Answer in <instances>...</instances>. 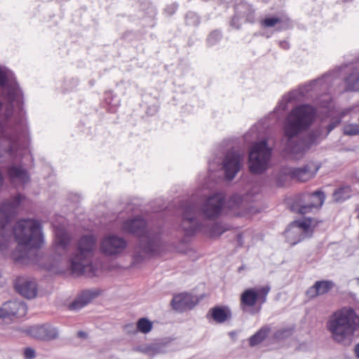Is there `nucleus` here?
<instances>
[{"instance_id": "obj_1", "label": "nucleus", "mask_w": 359, "mask_h": 359, "mask_svg": "<svg viewBox=\"0 0 359 359\" xmlns=\"http://www.w3.org/2000/svg\"><path fill=\"white\" fill-rule=\"evenodd\" d=\"M0 86L1 93L6 101V116L10 118L14 113L18 114L15 123L7 128L3 134L6 146L0 144V163L7 155L11 160L18 158L19 142L28 136V127L24 118L23 96L12 72L6 67H0Z\"/></svg>"}, {"instance_id": "obj_2", "label": "nucleus", "mask_w": 359, "mask_h": 359, "mask_svg": "<svg viewBox=\"0 0 359 359\" xmlns=\"http://www.w3.org/2000/svg\"><path fill=\"white\" fill-rule=\"evenodd\" d=\"M23 196L20 194L5 201L0 207V250L8 246L12 235L19 245L39 248L43 242L40 223L34 219H22L16 223L13 229L10 224L11 216L20 205Z\"/></svg>"}, {"instance_id": "obj_3", "label": "nucleus", "mask_w": 359, "mask_h": 359, "mask_svg": "<svg viewBox=\"0 0 359 359\" xmlns=\"http://www.w3.org/2000/svg\"><path fill=\"white\" fill-rule=\"evenodd\" d=\"M314 117L315 110L309 104L295 107L287 116L282 141L285 152L294 158H299L306 150L318 144L323 139L320 129L311 131L304 140L298 138L299 134L310 127Z\"/></svg>"}, {"instance_id": "obj_4", "label": "nucleus", "mask_w": 359, "mask_h": 359, "mask_svg": "<svg viewBox=\"0 0 359 359\" xmlns=\"http://www.w3.org/2000/svg\"><path fill=\"white\" fill-rule=\"evenodd\" d=\"M126 232L139 237V243L133 254V264H137L158 252L161 245V228H149L147 222L141 217L128 219L123 223Z\"/></svg>"}, {"instance_id": "obj_5", "label": "nucleus", "mask_w": 359, "mask_h": 359, "mask_svg": "<svg viewBox=\"0 0 359 359\" xmlns=\"http://www.w3.org/2000/svg\"><path fill=\"white\" fill-rule=\"evenodd\" d=\"M325 327L333 341L349 346L359 335V315L352 307L344 306L329 316Z\"/></svg>"}, {"instance_id": "obj_6", "label": "nucleus", "mask_w": 359, "mask_h": 359, "mask_svg": "<svg viewBox=\"0 0 359 359\" xmlns=\"http://www.w3.org/2000/svg\"><path fill=\"white\" fill-rule=\"evenodd\" d=\"M97 238L93 235L81 236L76 244L74 252L69 259V269L76 276H97L98 266L92 260L96 250Z\"/></svg>"}, {"instance_id": "obj_7", "label": "nucleus", "mask_w": 359, "mask_h": 359, "mask_svg": "<svg viewBox=\"0 0 359 359\" xmlns=\"http://www.w3.org/2000/svg\"><path fill=\"white\" fill-rule=\"evenodd\" d=\"M197 212L198 208L195 203L185 204L180 226L187 236H192L197 231H202L208 233L210 237H216L227 231V228L217 222L210 226H206L196 218Z\"/></svg>"}, {"instance_id": "obj_8", "label": "nucleus", "mask_w": 359, "mask_h": 359, "mask_svg": "<svg viewBox=\"0 0 359 359\" xmlns=\"http://www.w3.org/2000/svg\"><path fill=\"white\" fill-rule=\"evenodd\" d=\"M272 148L267 144L266 140L255 142L249 152V169L252 173L261 174L269 165L271 157Z\"/></svg>"}, {"instance_id": "obj_9", "label": "nucleus", "mask_w": 359, "mask_h": 359, "mask_svg": "<svg viewBox=\"0 0 359 359\" xmlns=\"http://www.w3.org/2000/svg\"><path fill=\"white\" fill-rule=\"evenodd\" d=\"M188 203H193L196 204L198 208L196 217L201 214L205 219L212 220L218 218L221 215L225 204V198L222 193L214 194L208 197L200 208L196 202L193 199L183 201L180 205L182 216L183 215L184 207L185 204Z\"/></svg>"}, {"instance_id": "obj_10", "label": "nucleus", "mask_w": 359, "mask_h": 359, "mask_svg": "<svg viewBox=\"0 0 359 359\" xmlns=\"http://www.w3.org/2000/svg\"><path fill=\"white\" fill-rule=\"evenodd\" d=\"M271 287L269 285L255 290L250 288L245 290L241 295V306L243 311H247V308L254 306L258 302L259 306L257 309L251 311L252 314L258 313L262 307V304L266 302V297L270 292Z\"/></svg>"}, {"instance_id": "obj_11", "label": "nucleus", "mask_w": 359, "mask_h": 359, "mask_svg": "<svg viewBox=\"0 0 359 359\" xmlns=\"http://www.w3.org/2000/svg\"><path fill=\"white\" fill-rule=\"evenodd\" d=\"M318 169L313 168L312 164H307L302 168L285 167L283 168L276 178V183L278 187H282L283 182L280 181L282 176H290L291 180L299 182H306L311 180L316 175Z\"/></svg>"}, {"instance_id": "obj_12", "label": "nucleus", "mask_w": 359, "mask_h": 359, "mask_svg": "<svg viewBox=\"0 0 359 359\" xmlns=\"http://www.w3.org/2000/svg\"><path fill=\"white\" fill-rule=\"evenodd\" d=\"M126 240L119 236L109 234L100 242V251L107 257H116L123 252L127 248Z\"/></svg>"}, {"instance_id": "obj_13", "label": "nucleus", "mask_w": 359, "mask_h": 359, "mask_svg": "<svg viewBox=\"0 0 359 359\" xmlns=\"http://www.w3.org/2000/svg\"><path fill=\"white\" fill-rule=\"evenodd\" d=\"M243 155L235 150L229 151L223 161L222 169L227 180H233L242 167Z\"/></svg>"}, {"instance_id": "obj_14", "label": "nucleus", "mask_w": 359, "mask_h": 359, "mask_svg": "<svg viewBox=\"0 0 359 359\" xmlns=\"http://www.w3.org/2000/svg\"><path fill=\"white\" fill-rule=\"evenodd\" d=\"M254 196L255 193L252 192H248L243 196L234 194L229 198L226 208L232 215L241 217L245 213L248 203L253 201Z\"/></svg>"}, {"instance_id": "obj_15", "label": "nucleus", "mask_w": 359, "mask_h": 359, "mask_svg": "<svg viewBox=\"0 0 359 359\" xmlns=\"http://www.w3.org/2000/svg\"><path fill=\"white\" fill-rule=\"evenodd\" d=\"M330 75L326 74L322 79H318L311 81L309 83L306 84L304 87L299 88V89L290 92L287 95H285L281 102L279 103L278 107L285 110L287 108L288 102L298 100L299 97L304 96L305 93L313 90L318 84H323V82L326 81L329 78Z\"/></svg>"}, {"instance_id": "obj_16", "label": "nucleus", "mask_w": 359, "mask_h": 359, "mask_svg": "<svg viewBox=\"0 0 359 359\" xmlns=\"http://www.w3.org/2000/svg\"><path fill=\"white\" fill-rule=\"evenodd\" d=\"M13 286L18 293L27 299H33L37 294V284L34 279L29 277H17L13 280Z\"/></svg>"}, {"instance_id": "obj_17", "label": "nucleus", "mask_w": 359, "mask_h": 359, "mask_svg": "<svg viewBox=\"0 0 359 359\" xmlns=\"http://www.w3.org/2000/svg\"><path fill=\"white\" fill-rule=\"evenodd\" d=\"M27 307L26 304L22 301H9L4 303L0 307L1 318L15 317L21 318L26 315Z\"/></svg>"}, {"instance_id": "obj_18", "label": "nucleus", "mask_w": 359, "mask_h": 359, "mask_svg": "<svg viewBox=\"0 0 359 359\" xmlns=\"http://www.w3.org/2000/svg\"><path fill=\"white\" fill-rule=\"evenodd\" d=\"M27 332L32 337L44 341L56 339L59 336L58 330L48 324L30 327Z\"/></svg>"}, {"instance_id": "obj_19", "label": "nucleus", "mask_w": 359, "mask_h": 359, "mask_svg": "<svg viewBox=\"0 0 359 359\" xmlns=\"http://www.w3.org/2000/svg\"><path fill=\"white\" fill-rule=\"evenodd\" d=\"M70 241L71 238L67 232L63 229H57L54 247L55 254L60 257L65 256L68 251Z\"/></svg>"}, {"instance_id": "obj_20", "label": "nucleus", "mask_w": 359, "mask_h": 359, "mask_svg": "<svg viewBox=\"0 0 359 359\" xmlns=\"http://www.w3.org/2000/svg\"><path fill=\"white\" fill-rule=\"evenodd\" d=\"M195 304L196 302L194 300V297L189 294L176 295L171 301V305L173 309L181 312L187 309H191Z\"/></svg>"}, {"instance_id": "obj_21", "label": "nucleus", "mask_w": 359, "mask_h": 359, "mask_svg": "<svg viewBox=\"0 0 359 359\" xmlns=\"http://www.w3.org/2000/svg\"><path fill=\"white\" fill-rule=\"evenodd\" d=\"M100 295L97 290H84L70 305L72 310H79L89 304L93 299Z\"/></svg>"}, {"instance_id": "obj_22", "label": "nucleus", "mask_w": 359, "mask_h": 359, "mask_svg": "<svg viewBox=\"0 0 359 359\" xmlns=\"http://www.w3.org/2000/svg\"><path fill=\"white\" fill-rule=\"evenodd\" d=\"M333 287L334 283L331 280L316 281L313 286L307 290L306 294L310 298H314L327 293Z\"/></svg>"}, {"instance_id": "obj_23", "label": "nucleus", "mask_w": 359, "mask_h": 359, "mask_svg": "<svg viewBox=\"0 0 359 359\" xmlns=\"http://www.w3.org/2000/svg\"><path fill=\"white\" fill-rule=\"evenodd\" d=\"M6 170L8 177L12 182L18 181L22 184H25L29 181L27 170L20 165H9Z\"/></svg>"}, {"instance_id": "obj_24", "label": "nucleus", "mask_w": 359, "mask_h": 359, "mask_svg": "<svg viewBox=\"0 0 359 359\" xmlns=\"http://www.w3.org/2000/svg\"><path fill=\"white\" fill-rule=\"evenodd\" d=\"M310 196L306 194L297 196L292 205V210L301 215L306 214L311 211V205L309 204Z\"/></svg>"}, {"instance_id": "obj_25", "label": "nucleus", "mask_w": 359, "mask_h": 359, "mask_svg": "<svg viewBox=\"0 0 359 359\" xmlns=\"http://www.w3.org/2000/svg\"><path fill=\"white\" fill-rule=\"evenodd\" d=\"M212 318L217 323H222L231 316V311L227 307L215 306L210 309Z\"/></svg>"}, {"instance_id": "obj_26", "label": "nucleus", "mask_w": 359, "mask_h": 359, "mask_svg": "<svg viewBox=\"0 0 359 359\" xmlns=\"http://www.w3.org/2000/svg\"><path fill=\"white\" fill-rule=\"evenodd\" d=\"M352 72L345 79L346 90L358 91L359 90V68L354 67Z\"/></svg>"}, {"instance_id": "obj_27", "label": "nucleus", "mask_w": 359, "mask_h": 359, "mask_svg": "<svg viewBox=\"0 0 359 359\" xmlns=\"http://www.w3.org/2000/svg\"><path fill=\"white\" fill-rule=\"evenodd\" d=\"M294 226V229H293L294 233H304L306 237H309L311 235V219L306 218L304 220H296L292 222Z\"/></svg>"}, {"instance_id": "obj_28", "label": "nucleus", "mask_w": 359, "mask_h": 359, "mask_svg": "<svg viewBox=\"0 0 359 359\" xmlns=\"http://www.w3.org/2000/svg\"><path fill=\"white\" fill-rule=\"evenodd\" d=\"M235 13L239 18L245 17L248 21H251L254 10L251 5L247 3H241L235 6Z\"/></svg>"}, {"instance_id": "obj_29", "label": "nucleus", "mask_w": 359, "mask_h": 359, "mask_svg": "<svg viewBox=\"0 0 359 359\" xmlns=\"http://www.w3.org/2000/svg\"><path fill=\"white\" fill-rule=\"evenodd\" d=\"M306 195L310 196L309 201L311 210L321 208L325 200V195L321 191H316L312 194H306Z\"/></svg>"}, {"instance_id": "obj_30", "label": "nucleus", "mask_w": 359, "mask_h": 359, "mask_svg": "<svg viewBox=\"0 0 359 359\" xmlns=\"http://www.w3.org/2000/svg\"><path fill=\"white\" fill-rule=\"evenodd\" d=\"M294 226L292 224H290L288 228L285 231V236L288 243L291 245H294L305 238V235L304 233H296L294 231Z\"/></svg>"}, {"instance_id": "obj_31", "label": "nucleus", "mask_w": 359, "mask_h": 359, "mask_svg": "<svg viewBox=\"0 0 359 359\" xmlns=\"http://www.w3.org/2000/svg\"><path fill=\"white\" fill-rule=\"evenodd\" d=\"M270 329L267 327H262L255 334L249 339V345L255 346L262 342L269 333Z\"/></svg>"}, {"instance_id": "obj_32", "label": "nucleus", "mask_w": 359, "mask_h": 359, "mask_svg": "<svg viewBox=\"0 0 359 359\" xmlns=\"http://www.w3.org/2000/svg\"><path fill=\"white\" fill-rule=\"evenodd\" d=\"M351 196V189L348 187H341L334 191L333 198L335 201H343Z\"/></svg>"}, {"instance_id": "obj_33", "label": "nucleus", "mask_w": 359, "mask_h": 359, "mask_svg": "<svg viewBox=\"0 0 359 359\" xmlns=\"http://www.w3.org/2000/svg\"><path fill=\"white\" fill-rule=\"evenodd\" d=\"M137 331L143 334H147L151 331L153 328L152 322L147 318H141L138 320L136 324Z\"/></svg>"}, {"instance_id": "obj_34", "label": "nucleus", "mask_w": 359, "mask_h": 359, "mask_svg": "<svg viewBox=\"0 0 359 359\" xmlns=\"http://www.w3.org/2000/svg\"><path fill=\"white\" fill-rule=\"evenodd\" d=\"M153 356L157 354L164 353L166 352L167 344L162 342L152 343Z\"/></svg>"}, {"instance_id": "obj_35", "label": "nucleus", "mask_w": 359, "mask_h": 359, "mask_svg": "<svg viewBox=\"0 0 359 359\" xmlns=\"http://www.w3.org/2000/svg\"><path fill=\"white\" fill-rule=\"evenodd\" d=\"M222 38L221 33L219 31H213L212 32L208 39L207 42L209 45L212 46L215 44L217 42H218Z\"/></svg>"}, {"instance_id": "obj_36", "label": "nucleus", "mask_w": 359, "mask_h": 359, "mask_svg": "<svg viewBox=\"0 0 359 359\" xmlns=\"http://www.w3.org/2000/svg\"><path fill=\"white\" fill-rule=\"evenodd\" d=\"M280 21L278 18H269L263 20L262 25L266 27H273Z\"/></svg>"}, {"instance_id": "obj_37", "label": "nucleus", "mask_w": 359, "mask_h": 359, "mask_svg": "<svg viewBox=\"0 0 359 359\" xmlns=\"http://www.w3.org/2000/svg\"><path fill=\"white\" fill-rule=\"evenodd\" d=\"M123 331L127 334H135L137 331V326L134 323H128L123 326Z\"/></svg>"}, {"instance_id": "obj_38", "label": "nucleus", "mask_w": 359, "mask_h": 359, "mask_svg": "<svg viewBox=\"0 0 359 359\" xmlns=\"http://www.w3.org/2000/svg\"><path fill=\"white\" fill-rule=\"evenodd\" d=\"M137 350L143 353H145L149 356H153V350L151 344L142 346L137 348Z\"/></svg>"}, {"instance_id": "obj_39", "label": "nucleus", "mask_w": 359, "mask_h": 359, "mask_svg": "<svg viewBox=\"0 0 359 359\" xmlns=\"http://www.w3.org/2000/svg\"><path fill=\"white\" fill-rule=\"evenodd\" d=\"M340 123L339 119H337L331 122L327 127V133L325 136H327L334 128H335Z\"/></svg>"}, {"instance_id": "obj_40", "label": "nucleus", "mask_w": 359, "mask_h": 359, "mask_svg": "<svg viewBox=\"0 0 359 359\" xmlns=\"http://www.w3.org/2000/svg\"><path fill=\"white\" fill-rule=\"evenodd\" d=\"M25 357L28 359H32L35 357V351L31 348H26L24 352Z\"/></svg>"}, {"instance_id": "obj_41", "label": "nucleus", "mask_w": 359, "mask_h": 359, "mask_svg": "<svg viewBox=\"0 0 359 359\" xmlns=\"http://www.w3.org/2000/svg\"><path fill=\"white\" fill-rule=\"evenodd\" d=\"M239 18H240L239 16H238L236 14L232 18L231 22V25L233 27H234L236 29H239L240 28L241 24L238 23Z\"/></svg>"}, {"instance_id": "obj_42", "label": "nucleus", "mask_w": 359, "mask_h": 359, "mask_svg": "<svg viewBox=\"0 0 359 359\" xmlns=\"http://www.w3.org/2000/svg\"><path fill=\"white\" fill-rule=\"evenodd\" d=\"M280 46L281 48H283V49H288L289 47H290V45L288 43V42L285 41H280Z\"/></svg>"}, {"instance_id": "obj_43", "label": "nucleus", "mask_w": 359, "mask_h": 359, "mask_svg": "<svg viewBox=\"0 0 359 359\" xmlns=\"http://www.w3.org/2000/svg\"><path fill=\"white\" fill-rule=\"evenodd\" d=\"M355 356L359 359V343L357 344L354 348Z\"/></svg>"}, {"instance_id": "obj_44", "label": "nucleus", "mask_w": 359, "mask_h": 359, "mask_svg": "<svg viewBox=\"0 0 359 359\" xmlns=\"http://www.w3.org/2000/svg\"><path fill=\"white\" fill-rule=\"evenodd\" d=\"M4 183V177L3 176L1 171L0 170V189L2 188Z\"/></svg>"}, {"instance_id": "obj_45", "label": "nucleus", "mask_w": 359, "mask_h": 359, "mask_svg": "<svg viewBox=\"0 0 359 359\" xmlns=\"http://www.w3.org/2000/svg\"><path fill=\"white\" fill-rule=\"evenodd\" d=\"M289 179H290V176H284V175H283V176H282V177H280V181H281L282 182H283V184L282 186H284V184H285V182H286L287 180H289Z\"/></svg>"}, {"instance_id": "obj_46", "label": "nucleus", "mask_w": 359, "mask_h": 359, "mask_svg": "<svg viewBox=\"0 0 359 359\" xmlns=\"http://www.w3.org/2000/svg\"><path fill=\"white\" fill-rule=\"evenodd\" d=\"M86 333L84 332H82V331H80L78 332V336L79 337H86Z\"/></svg>"}, {"instance_id": "obj_47", "label": "nucleus", "mask_w": 359, "mask_h": 359, "mask_svg": "<svg viewBox=\"0 0 359 359\" xmlns=\"http://www.w3.org/2000/svg\"><path fill=\"white\" fill-rule=\"evenodd\" d=\"M355 280H356V281H357L358 284H359V277H358V278H356V279H355Z\"/></svg>"}]
</instances>
